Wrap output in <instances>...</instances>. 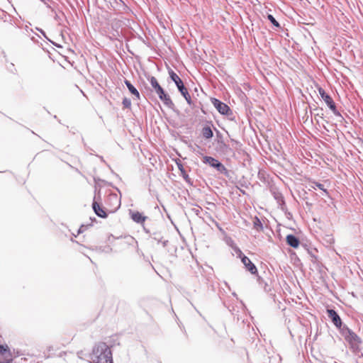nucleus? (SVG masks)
Instances as JSON below:
<instances>
[{
  "label": "nucleus",
  "instance_id": "16",
  "mask_svg": "<svg viewBox=\"0 0 363 363\" xmlns=\"http://www.w3.org/2000/svg\"><path fill=\"white\" fill-rule=\"evenodd\" d=\"M327 105L335 116H340V113L336 108V106H335V104L333 100L330 104H328Z\"/></svg>",
  "mask_w": 363,
  "mask_h": 363
},
{
  "label": "nucleus",
  "instance_id": "10",
  "mask_svg": "<svg viewBox=\"0 0 363 363\" xmlns=\"http://www.w3.org/2000/svg\"><path fill=\"white\" fill-rule=\"evenodd\" d=\"M157 96L160 98V99L161 101H162L166 106L171 107L172 106L174 105L169 96L164 92V89L162 91V94H158Z\"/></svg>",
  "mask_w": 363,
  "mask_h": 363
},
{
  "label": "nucleus",
  "instance_id": "6",
  "mask_svg": "<svg viewBox=\"0 0 363 363\" xmlns=\"http://www.w3.org/2000/svg\"><path fill=\"white\" fill-rule=\"evenodd\" d=\"M242 262L245 266L246 269L252 274L257 273V269L255 265L251 262V260L246 256L242 258Z\"/></svg>",
  "mask_w": 363,
  "mask_h": 363
},
{
  "label": "nucleus",
  "instance_id": "1",
  "mask_svg": "<svg viewBox=\"0 0 363 363\" xmlns=\"http://www.w3.org/2000/svg\"><path fill=\"white\" fill-rule=\"evenodd\" d=\"M90 359L92 363H113L111 349L104 342L98 343L90 354Z\"/></svg>",
  "mask_w": 363,
  "mask_h": 363
},
{
  "label": "nucleus",
  "instance_id": "14",
  "mask_svg": "<svg viewBox=\"0 0 363 363\" xmlns=\"http://www.w3.org/2000/svg\"><path fill=\"white\" fill-rule=\"evenodd\" d=\"M318 92L326 104H330L333 101V99L323 89L320 88L318 89Z\"/></svg>",
  "mask_w": 363,
  "mask_h": 363
},
{
  "label": "nucleus",
  "instance_id": "12",
  "mask_svg": "<svg viewBox=\"0 0 363 363\" xmlns=\"http://www.w3.org/2000/svg\"><path fill=\"white\" fill-rule=\"evenodd\" d=\"M212 167H216L220 172L224 173L226 172L225 167L219 162V160H206Z\"/></svg>",
  "mask_w": 363,
  "mask_h": 363
},
{
  "label": "nucleus",
  "instance_id": "7",
  "mask_svg": "<svg viewBox=\"0 0 363 363\" xmlns=\"http://www.w3.org/2000/svg\"><path fill=\"white\" fill-rule=\"evenodd\" d=\"M92 207H93V209L95 212V213L101 217V218H106L107 217V214L106 213V211L102 208V207L100 206V204L96 202V201H94L93 203H92Z\"/></svg>",
  "mask_w": 363,
  "mask_h": 363
},
{
  "label": "nucleus",
  "instance_id": "13",
  "mask_svg": "<svg viewBox=\"0 0 363 363\" xmlns=\"http://www.w3.org/2000/svg\"><path fill=\"white\" fill-rule=\"evenodd\" d=\"M125 84L128 89L129 91L135 96L137 99H140V93L137 90V89L129 82L128 80H125Z\"/></svg>",
  "mask_w": 363,
  "mask_h": 363
},
{
  "label": "nucleus",
  "instance_id": "20",
  "mask_svg": "<svg viewBox=\"0 0 363 363\" xmlns=\"http://www.w3.org/2000/svg\"><path fill=\"white\" fill-rule=\"evenodd\" d=\"M268 19L270 21V22L276 27H280L279 23L277 22V21L274 18L272 15H268Z\"/></svg>",
  "mask_w": 363,
  "mask_h": 363
},
{
  "label": "nucleus",
  "instance_id": "8",
  "mask_svg": "<svg viewBox=\"0 0 363 363\" xmlns=\"http://www.w3.org/2000/svg\"><path fill=\"white\" fill-rule=\"evenodd\" d=\"M148 80L155 93L157 94H162V91L163 90V89L159 84L157 79L155 77H149Z\"/></svg>",
  "mask_w": 363,
  "mask_h": 363
},
{
  "label": "nucleus",
  "instance_id": "17",
  "mask_svg": "<svg viewBox=\"0 0 363 363\" xmlns=\"http://www.w3.org/2000/svg\"><path fill=\"white\" fill-rule=\"evenodd\" d=\"M311 187L313 189H315V187H318L320 190L323 191L325 194H328L327 190L324 188L323 185L320 183L316 182H312Z\"/></svg>",
  "mask_w": 363,
  "mask_h": 363
},
{
  "label": "nucleus",
  "instance_id": "15",
  "mask_svg": "<svg viewBox=\"0 0 363 363\" xmlns=\"http://www.w3.org/2000/svg\"><path fill=\"white\" fill-rule=\"evenodd\" d=\"M202 135L206 139L211 138L213 135V131L209 126H206L203 128Z\"/></svg>",
  "mask_w": 363,
  "mask_h": 363
},
{
  "label": "nucleus",
  "instance_id": "19",
  "mask_svg": "<svg viewBox=\"0 0 363 363\" xmlns=\"http://www.w3.org/2000/svg\"><path fill=\"white\" fill-rule=\"evenodd\" d=\"M122 104H123L124 108H129L131 106V101H130V99H128V98H126V97L123 99Z\"/></svg>",
  "mask_w": 363,
  "mask_h": 363
},
{
  "label": "nucleus",
  "instance_id": "18",
  "mask_svg": "<svg viewBox=\"0 0 363 363\" xmlns=\"http://www.w3.org/2000/svg\"><path fill=\"white\" fill-rule=\"evenodd\" d=\"M176 162H177V166H178L179 170L181 171L182 175L186 180H187L189 177H188V174L186 173V172L183 167V165L180 162H178L177 160H176Z\"/></svg>",
  "mask_w": 363,
  "mask_h": 363
},
{
  "label": "nucleus",
  "instance_id": "21",
  "mask_svg": "<svg viewBox=\"0 0 363 363\" xmlns=\"http://www.w3.org/2000/svg\"><path fill=\"white\" fill-rule=\"evenodd\" d=\"M352 337L354 339V340H357L358 337L356 335H351Z\"/></svg>",
  "mask_w": 363,
  "mask_h": 363
},
{
  "label": "nucleus",
  "instance_id": "11",
  "mask_svg": "<svg viewBox=\"0 0 363 363\" xmlns=\"http://www.w3.org/2000/svg\"><path fill=\"white\" fill-rule=\"evenodd\" d=\"M131 218L138 223H143L146 220V216H143V213L135 211L131 213Z\"/></svg>",
  "mask_w": 363,
  "mask_h": 363
},
{
  "label": "nucleus",
  "instance_id": "5",
  "mask_svg": "<svg viewBox=\"0 0 363 363\" xmlns=\"http://www.w3.org/2000/svg\"><path fill=\"white\" fill-rule=\"evenodd\" d=\"M327 313L334 325L340 328L342 326V321L338 314L333 309L327 310Z\"/></svg>",
  "mask_w": 363,
  "mask_h": 363
},
{
  "label": "nucleus",
  "instance_id": "3",
  "mask_svg": "<svg viewBox=\"0 0 363 363\" xmlns=\"http://www.w3.org/2000/svg\"><path fill=\"white\" fill-rule=\"evenodd\" d=\"M0 363H13L12 354L7 345L0 344Z\"/></svg>",
  "mask_w": 363,
  "mask_h": 363
},
{
  "label": "nucleus",
  "instance_id": "4",
  "mask_svg": "<svg viewBox=\"0 0 363 363\" xmlns=\"http://www.w3.org/2000/svg\"><path fill=\"white\" fill-rule=\"evenodd\" d=\"M212 104L218 110V111L223 115H226L230 111L229 106L227 104L221 102L218 99H213Z\"/></svg>",
  "mask_w": 363,
  "mask_h": 363
},
{
  "label": "nucleus",
  "instance_id": "2",
  "mask_svg": "<svg viewBox=\"0 0 363 363\" xmlns=\"http://www.w3.org/2000/svg\"><path fill=\"white\" fill-rule=\"evenodd\" d=\"M169 77L175 83L177 87L178 88L179 91L182 94V95L184 97L186 102L191 105V96L186 89V88L184 86V83L181 78L172 70H170L169 72Z\"/></svg>",
  "mask_w": 363,
  "mask_h": 363
},
{
  "label": "nucleus",
  "instance_id": "9",
  "mask_svg": "<svg viewBox=\"0 0 363 363\" xmlns=\"http://www.w3.org/2000/svg\"><path fill=\"white\" fill-rule=\"evenodd\" d=\"M286 240L287 244L294 248H297L299 246L300 242L294 235H288L286 238Z\"/></svg>",
  "mask_w": 363,
  "mask_h": 363
},
{
  "label": "nucleus",
  "instance_id": "22",
  "mask_svg": "<svg viewBox=\"0 0 363 363\" xmlns=\"http://www.w3.org/2000/svg\"><path fill=\"white\" fill-rule=\"evenodd\" d=\"M203 159L208 160V159H213V157H211L206 156V157H204Z\"/></svg>",
  "mask_w": 363,
  "mask_h": 363
}]
</instances>
